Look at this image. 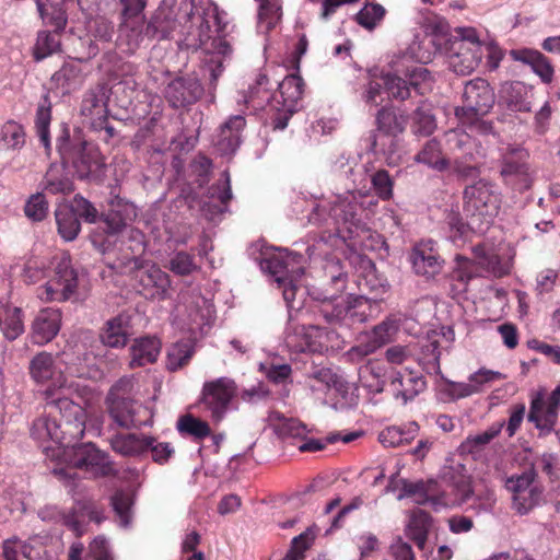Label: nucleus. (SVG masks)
<instances>
[{"label":"nucleus","instance_id":"nucleus-36","mask_svg":"<svg viewBox=\"0 0 560 560\" xmlns=\"http://www.w3.org/2000/svg\"><path fill=\"white\" fill-rule=\"evenodd\" d=\"M371 303L372 299L366 295H348L346 298L347 316L345 325L352 326L358 323H364L370 316Z\"/></svg>","mask_w":560,"mask_h":560},{"label":"nucleus","instance_id":"nucleus-45","mask_svg":"<svg viewBox=\"0 0 560 560\" xmlns=\"http://www.w3.org/2000/svg\"><path fill=\"white\" fill-rule=\"evenodd\" d=\"M278 90L283 98L284 105L291 107L301 100L303 95V79L298 74H289L278 84Z\"/></svg>","mask_w":560,"mask_h":560},{"label":"nucleus","instance_id":"nucleus-17","mask_svg":"<svg viewBox=\"0 0 560 560\" xmlns=\"http://www.w3.org/2000/svg\"><path fill=\"white\" fill-rule=\"evenodd\" d=\"M440 478L446 486L452 487L462 500L470 497V481L463 464L447 459L440 471Z\"/></svg>","mask_w":560,"mask_h":560},{"label":"nucleus","instance_id":"nucleus-6","mask_svg":"<svg viewBox=\"0 0 560 560\" xmlns=\"http://www.w3.org/2000/svg\"><path fill=\"white\" fill-rule=\"evenodd\" d=\"M78 273L71 258L62 255L55 265L54 277L37 289V296L43 302H65L77 291Z\"/></svg>","mask_w":560,"mask_h":560},{"label":"nucleus","instance_id":"nucleus-20","mask_svg":"<svg viewBox=\"0 0 560 560\" xmlns=\"http://www.w3.org/2000/svg\"><path fill=\"white\" fill-rule=\"evenodd\" d=\"M431 526L432 517L430 514L421 509H416L409 514L405 534L420 550H424Z\"/></svg>","mask_w":560,"mask_h":560},{"label":"nucleus","instance_id":"nucleus-25","mask_svg":"<svg viewBox=\"0 0 560 560\" xmlns=\"http://www.w3.org/2000/svg\"><path fill=\"white\" fill-rule=\"evenodd\" d=\"M295 260V256L291 254H272L268 257H264L260 261V268L262 271L273 277L278 284L285 283V280L292 277L294 272L290 269L291 264Z\"/></svg>","mask_w":560,"mask_h":560},{"label":"nucleus","instance_id":"nucleus-37","mask_svg":"<svg viewBox=\"0 0 560 560\" xmlns=\"http://www.w3.org/2000/svg\"><path fill=\"white\" fill-rule=\"evenodd\" d=\"M43 185L44 189L52 195H68L74 190L73 182L57 165L49 166L44 176Z\"/></svg>","mask_w":560,"mask_h":560},{"label":"nucleus","instance_id":"nucleus-13","mask_svg":"<svg viewBox=\"0 0 560 560\" xmlns=\"http://www.w3.org/2000/svg\"><path fill=\"white\" fill-rule=\"evenodd\" d=\"M527 156V152L522 148L509 149L503 155L500 173L508 183L516 184L514 178L517 179L520 190L528 189L532 184L528 165L526 163Z\"/></svg>","mask_w":560,"mask_h":560},{"label":"nucleus","instance_id":"nucleus-40","mask_svg":"<svg viewBox=\"0 0 560 560\" xmlns=\"http://www.w3.org/2000/svg\"><path fill=\"white\" fill-rule=\"evenodd\" d=\"M316 311L327 324L345 325L346 298L334 295L330 300H324L323 304H317Z\"/></svg>","mask_w":560,"mask_h":560},{"label":"nucleus","instance_id":"nucleus-52","mask_svg":"<svg viewBox=\"0 0 560 560\" xmlns=\"http://www.w3.org/2000/svg\"><path fill=\"white\" fill-rule=\"evenodd\" d=\"M401 490L397 499L402 500L404 498H413V502L419 505H423L430 502V489L424 481L411 482L408 480L401 481Z\"/></svg>","mask_w":560,"mask_h":560},{"label":"nucleus","instance_id":"nucleus-54","mask_svg":"<svg viewBox=\"0 0 560 560\" xmlns=\"http://www.w3.org/2000/svg\"><path fill=\"white\" fill-rule=\"evenodd\" d=\"M385 9L377 3H366L355 15V21L362 27L372 31L383 20Z\"/></svg>","mask_w":560,"mask_h":560},{"label":"nucleus","instance_id":"nucleus-61","mask_svg":"<svg viewBox=\"0 0 560 560\" xmlns=\"http://www.w3.org/2000/svg\"><path fill=\"white\" fill-rule=\"evenodd\" d=\"M0 140L4 141L11 149L21 148L25 142L23 127L14 121L5 122L0 131Z\"/></svg>","mask_w":560,"mask_h":560},{"label":"nucleus","instance_id":"nucleus-50","mask_svg":"<svg viewBox=\"0 0 560 560\" xmlns=\"http://www.w3.org/2000/svg\"><path fill=\"white\" fill-rule=\"evenodd\" d=\"M525 88L520 82L510 84L504 89L503 98L511 110L530 112V104L525 100Z\"/></svg>","mask_w":560,"mask_h":560},{"label":"nucleus","instance_id":"nucleus-24","mask_svg":"<svg viewBox=\"0 0 560 560\" xmlns=\"http://www.w3.org/2000/svg\"><path fill=\"white\" fill-rule=\"evenodd\" d=\"M161 351V342L158 338H140L130 347V368L144 366L156 361Z\"/></svg>","mask_w":560,"mask_h":560},{"label":"nucleus","instance_id":"nucleus-27","mask_svg":"<svg viewBox=\"0 0 560 560\" xmlns=\"http://www.w3.org/2000/svg\"><path fill=\"white\" fill-rule=\"evenodd\" d=\"M35 3L40 18L57 32H63L68 23L66 0H35Z\"/></svg>","mask_w":560,"mask_h":560},{"label":"nucleus","instance_id":"nucleus-47","mask_svg":"<svg viewBox=\"0 0 560 560\" xmlns=\"http://www.w3.org/2000/svg\"><path fill=\"white\" fill-rule=\"evenodd\" d=\"M110 505L118 518L120 526L128 527L132 521L131 497L122 490L116 491L110 497Z\"/></svg>","mask_w":560,"mask_h":560},{"label":"nucleus","instance_id":"nucleus-59","mask_svg":"<svg viewBox=\"0 0 560 560\" xmlns=\"http://www.w3.org/2000/svg\"><path fill=\"white\" fill-rule=\"evenodd\" d=\"M472 159V152H465L464 154L455 155L452 162V171L459 180H467L468 178H472L478 175V167L470 163Z\"/></svg>","mask_w":560,"mask_h":560},{"label":"nucleus","instance_id":"nucleus-14","mask_svg":"<svg viewBox=\"0 0 560 560\" xmlns=\"http://www.w3.org/2000/svg\"><path fill=\"white\" fill-rule=\"evenodd\" d=\"M109 415L121 428H140L151 423V411L142 404L130 399L126 404L109 405Z\"/></svg>","mask_w":560,"mask_h":560},{"label":"nucleus","instance_id":"nucleus-51","mask_svg":"<svg viewBox=\"0 0 560 560\" xmlns=\"http://www.w3.org/2000/svg\"><path fill=\"white\" fill-rule=\"evenodd\" d=\"M177 429L180 433H186L197 440H201L211 433V429L206 421L186 415L179 418Z\"/></svg>","mask_w":560,"mask_h":560},{"label":"nucleus","instance_id":"nucleus-46","mask_svg":"<svg viewBox=\"0 0 560 560\" xmlns=\"http://www.w3.org/2000/svg\"><path fill=\"white\" fill-rule=\"evenodd\" d=\"M166 267L173 273L180 277L190 276L200 269L199 265L196 262L195 255L185 250L175 252L171 256Z\"/></svg>","mask_w":560,"mask_h":560},{"label":"nucleus","instance_id":"nucleus-53","mask_svg":"<svg viewBox=\"0 0 560 560\" xmlns=\"http://www.w3.org/2000/svg\"><path fill=\"white\" fill-rule=\"evenodd\" d=\"M144 28L135 19H122L120 23V35L126 38L129 49L136 50L147 36Z\"/></svg>","mask_w":560,"mask_h":560},{"label":"nucleus","instance_id":"nucleus-28","mask_svg":"<svg viewBox=\"0 0 560 560\" xmlns=\"http://www.w3.org/2000/svg\"><path fill=\"white\" fill-rule=\"evenodd\" d=\"M137 217L136 207L129 202L118 200L112 205L110 211L106 214L104 222L110 234L120 232Z\"/></svg>","mask_w":560,"mask_h":560},{"label":"nucleus","instance_id":"nucleus-16","mask_svg":"<svg viewBox=\"0 0 560 560\" xmlns=\"http://www.w3.org/2000/svg\"><path fill=\"white\" fill-rule=\"evenodd\" d=\"M61 323V313L55 308H44L38 312L32 324V341L36 345H45L51 341L58 334Z\"/></svg>","mask_w":560,"mask_h":560},{"label":"nucleus","instance_id":"nucleus-56","mask_svg":"<svg viewBox=\"0 0 560 560\" xmlns=\"http://www.w3.org/2000/svg\"><path fill=\"white\" fill-rule=\"evenodd\" d=\"M541 494L542 491L538 488L529 492L512 495V509L520 515H526L539 504Z\"/></svg>","mask_w":560,"mask_h":560},{"label":"nucleus","instance_id":"nucleus-19","mask_svg":"<svg viewBox=\"0 0 560 560\" xmlns=\"http://www.w3.org/2000/svg\"><path fill=\"white\" fill-rule=\"evenodd\" d=\"M152 442H155L153 436L137 435L135 433H118L109 440L113 451L122 456L141 455L149 450V445Z\"/></svg>","mask_w":560,"mask_h":560},{"label":"nucleus","instance_id":"nucleus-64","mask_svg":"<svg viewBox=\"0 0 560 560\" xmlns=\"http://www.w3.org/2000/svg\"><path fill=\"white\" fill-rule=\"evenodd\" d=\"M73 209L78 218L83 219L88 223H95L98 218V211L93 203L81 195H75L68 205Z\"/></svg>","mask_w":560,"mask_h":560},{"label":"nucleus","instance_id":"nucleus-8","mask_svg":"<svg viewBox=\"0 0 560 560\" xmlns=\"http://www.w3.org/2000/svg\"><path fill=\"white\" fill-rule=\"evenodd\" d=\"M237 386L232 378L219 377L203 384L200 404L215 421H221L230 409Z\"/></svg>","mask_w":560,"mask_h":560},{"label":"nucleus","instance_id":"nucleus-42","mask_svg":"<svg viewBox=\"0 0 560 560\" xmlns=\"http://www.w3.org/2000/svg\"><path fill=\"white\" fill-rule=\"evenodd\" d=\"M60 33L61 32H57L56 30L52 33L48 31L38 32L36 43L33 48V56L36 61H40L60 50Z\"/></svg>","mask_w":560,"mask_h":560},{"label":"nucleus","instance_id":"nucleus-39","mask_svg":"<svg viewBox=\"0 0 560 560\" xmlns=\"http://www.w3.org/2000/svg\"><path fill=\"white\" fill-rule=\"evenodd\" d=\"M129 330L122 317L118 316L107 322L106 328L101 335L102 342L112 348L125 347Z\"/></svg>","mask_w":560,"mask_h":560},{"label":"nucleus","instance_id":"nucleus-26","mask_svg":"<svg viewBox=\"0 0 560 560\" xmlns=\"http://www.w3.org/2000/svg\"><path fill=\"white\" fill-rule=\"evenodd\" d=\"M512 56L515 60L522 61L532 67L533 71L541 79L544 83H550L553 78V67L538 50L522 49L513 50Z\"/></svg>","mask_w":560,"mask_h":560},{"label":"nucleus","instance_id":"nucleus-48","mask_svg":"<svg viewBox=\"0 0 560 560\" xmlns=\"http://www.w3.org/2000/svg\"><path fill=\"white\" fill-rule=\"evenodd\" d=\"M382 80L384 89L390 98L405 101L411 96V90L406 78H401L396 73H386L382 75Z\"/></svg>","mask_w":560,"mask_h":560},{"label":"nucleus","instance_id":"nucleus-41","mask_svg":"<svg viewBox=\"0 0 560 560\" xmlns=\"http://www.w3.org/2000/svg\"><path fill=\"white\" fill-rule=\"evenodd\" d=\"M83 79L82 70L74 63H65L51 77V81L65 92H71L81 86Z\"/></svg>","mask_w":560,"mask_h":560},{"label":"nucleus","instance_id":"nucleus-30","mask_svg":"<svg viewBox=\"0 0 560 560\" xmlns=\"http://www.w3.org/2000/svg\"><path fill=\"white\" fill-rule=\"evenodd\" d=\"M368 141L369 151L376 153L380 150L386 156L389 165L396 164L400 159L399 136H378L376 131H371Z\"/></svg>","mask_w":560,"mask_h":560},{"label":"nucleus","instance_id":"nucleus-7","mask_svg":"<svg viewBox=\"0 0 560 560\" xmlns=\"http://www.w3.org/2000/svg\"><path fill=\"white\" fill-rule=\"evenodd\" d=\"M132 281L137 292L147 300L163 301L171 296V278L155 265L144 269L133 259Z\"/></svg>","mask_w":560,"mask_h":560},{"label":"nucleus","instance_id":"nucleus-10","mask_svg":"<svg viewBox=\"0 0 560 560\" xmlns=\"http://www.w3.org/2000/svg\"><path fill=\"white\" fill-rule=\"evenodd\" d=\"M73 419H65L61 417V421L57 422L48 416H42L34 420L31 428V435L34 440L39 442L52 441L61 446L69 447L83 438L72 436V434L69 433V427Z\"/></svg>","mask_w":560,"mask_h":560},{"label":"nucleus","instance_id":"nucleus-38","mask_svg":"<svg viewBox=\"0 0 560 560\" xmlns=\"http://www.w3.org/2000/svg\"><path fill=\"white\" fill-rule=\"evenodd\" d=\"M30 375L36 383H45L55 375V360L51 353L42 351L30 362Z\"/></svg>","mask_w":560,"mask_h":560},{"label":"nucleus","instance_id":"nucleus-18","mask_svg":"<svg viewBox=\"0 0 560 560\" xmlns=\"http://www.w3.org/2000/svg\"><path fill=\"white\" fill-rule=\"evenodd\" d=\"M413 270L417 275L433 278L442 270V260L439 254L427 244L417 245L410 256Z\"/></svg>","mask_w":560,"mask_h":560},{"label":"nucleus","instance_id":"nucleus-29","mask_svg":"<svg viewBox=\"0 0 560 560\" xmlns=\"http://www.w3.org/2000/svg\"><path fill=\"white\" fill-rule=\"evenodd\" d=\"M38 516L45 522L59 523L68 527L77 536H81L85 532L84 524L77 518L75 510L66 513L56 505H45L38 510Z\"/></svg>","mask_w":560,"mask_h":560},{"label":"nucleus","instance_id":"nucleus-43","mask_svg":"<svg viewBox=\"0 0 560 560\" xmlns=\"http://www.w3.org/2000/svg\"><path fill=\"white\" fill-rule=\"evenodd\" d=\"M503 428V423H497L490 427L488 430L474 435H468L464 442H462L459 448L462 453L475 454L483 450L495 436L499 435Z\"/></svg>","mask_w":560,"mask_h":560},{"label":"nucleus","instance_id":"nucleus-60","mask_svg":"<svg viewBox=\"0 0 560 560\" xmlns=\"http://www.w3.org/2000/svg\"><path fill=\"white\" fill-rule=\"evenodd\" d=\"M51 119V112H50V103L48 101V97H44V103L40 104L37 108L36 113V130L37 135L42 141V143L45 145V148L49 147V124Z\"/></svg>","mask_w":560,"mask_h":560},{"label":"nucleus","instance_id":"nucleus-3","mask_svg":"<svg viewBox=\"0 0 560 560\" xmlns=\"http://www.w3.org/2000/svg\"><path fill=\"white\" fill-rule=\"evenodd\" d=\"M500 205V194L487 179L480 178L463 191V211L472 224L490 223L498 214Z\"/></svg>","mask_w":560,"mask_h":560},{"label":"nucleus","instance_id":"nucleus-55","mask_svg":"<svg viewBox=\"0 0 560 560\" xmlns=\"http://www.w3.org/2000/svg\"><path fill=\"white\" fill-rule=\"evenodd\" d=\"M0 329L5 339L15 340L24 331L21 308L9 310L5 319H0Z\"/></svg>","mask_w":560,"mask_h":560},{"label":"nucleus","instance_id":"nucleus-33","mask_svg":"<svg viewBox=\"0 0 560 560\" xmlns=\"http://www.w3.org/2000/svg\"><path fill=\"white\" fill-rule=\"evenodd\" d=\"M419 432V425L416 422H409L405 427H388L381 431L378 441L385 447H397L409 443Z\"/></svg>","mask_w":560,"mask_h":560},{"label":"nucleus","instance_id":"nucleus-57","mask_svg":"<svg viewBox=\"0 0 560 560\" xmlns=\"http://www.w3.org/2000/svg\"><path fill=\"white\" fill-rule=\"evenodd\" d=\"M133 380L124 376L118 380L109 389L107 401L109 405L126 404V400L132 399Z\"/></svg>","mask_w":560,"mask_h":560},{"label":"nucleus","instance_id":"nucleus-32","mask_svg":"<svg viewBox=\"0 0 560 560\" xmlns=\"http://www.w3.org/2000/svg\"><path fill=\"white\" fill-rule=\"evenodd\" d=\"M375 125L378 136H400L405 131L406 121L392 107L384 106L375 115Z\"/></svg>","mask_w":560,"mask_h":560},{"label":"nucleus","instance_id":"nucleus-31","mask_svg":"<svg viewBox=\"0 0 560 560\" xmlns=\"http://www.w3.org/2000/svg\"><path fill=\"white\" fill-rule=\"evenodd\" d=\"M415 161L438 172H444L451 165L450 160L443 155L441 143L436 139L428 140L415 156Z\"/></svg>","mask_w":560,"mask_h":560},{"label":"nucleus","instance_id":"nucleus-21","mask_svg":"<svg viewBox=\"0 0 560 560\" xmlns=\"http://www.w3.org/2000/svg\"><path fill=\"white\" fill-rule=\"evenodd\" d=\"M558 419V410L547 402L542 396L538 395L532 400L528 413V421L535 423V427L545 434L553 431Z\"/></svg>","mask_w":560,"mask_h":560},{"label":"nucleus","instance_id":"nucleus-35","mask_svg":"<svg viewBox=\"0 0 560 560\" xmlns=\"http://www.w3.org/2000/svg\"><path fill=\"white\" fill-rule=\"evenodd\" d=\"M195 353V346L191 340H180L174 342L167 349L166 369L170 372H176L186 366Z\"/></svg>","mask_w":560,"mask_h":560},{"label":"nucleus","instance_id":"nucleus-62","mask_svg":"<svg viewBox=\"0 0 560 560\" xmlns=\"http://www.w3.org/2000/svg\"><path fill=\"white\" fill-rule=\"evenodd\" d=\"M72 510H75L77 516L79 514L86 515L89 520L95 524H101L106 518L104 515V509L90 498L75 500Z\"/></svg>","mask_w":560,"mask_h":560},{"label":"nucleus","instance_id":"nucleus-2","mask_svg":"<svg viewBox=\"0 0 560 560\" xmlns=\"http://www.w3.org/2000/svg\"><path fill=\"white\" fill-rule=\"evenodd\" d=\"M42 395L49 413L58 411L62 418L73 419L69 427V433L72 436L84 435L88 416L83 405L91 396V389L88 386L60 375Z\"/></svg>","mask_w":560,"mask_h":560},{"label":"nucleus","instance_id":"nucleus-1","mask_svg":"<svg viewBox=\"0 0 560 560\" xmlns=\"http://www.w3.org/2000/svg\"><path fill=\"white\" fill-rule=\"evenodd\" d=\"M178 27L187 48L203 51V69L209 73V89L215 90L224 63L233 54L232 45L223 35L225 24L218 7L209 1L196 3L195 0H184L176 5L170 0H163L147 23L144 35L150 40L167 39Z\"/></svg>","mask_w":560,"mask_h":560},{"label":"nucleus","instance_id":"nucleus-4","mask_svg":"<svg viewBox=\"0 0 560 560\" xmlns=\"http://www.w3.org/2000/svg\"><path fill=\"white\" fill-rule=\"evenodd\" d=\"M59 152L63 162H70L80 179L98 182L105 175L106 164L97 148L85 141L77 144L61 142Z\"/></svg>","mask_w":560,"mask_h":560},{"label":"nucleus","instance_id":"nucleus-23","mask_svg":"<svg viewBox=\"0 0 560 560\" xmlns=\"http://www.w3.org/2000/svg\"><path fill=\"white\" fill-rule=\"evenodd\" d=\"M361 207L358 202L350 200L349 197H338L334 201L329 217L336 225L335 230L339 234L340 224H349L351 226H358L360 223L359 211Z\"/></svg>","mask_w":560,"mask_h":560},{"label":"nucleus","instance_id":"nucleus-44","mask_svg":"<svg viewBox=\"0 0 560 560\" xmlns=\"http://www.w3.org/2000/svg\"><path fill=\"white\" fill-rule=\"evenodd\" d=\"M436 128L431 105L421 102L412 114V131L419 136H430Z\"/></svg>","mask_w":560,"mask_h":560},{"label":"nucleus","instance_id":"nucleus-49","mask_svg":"<svg viewBox=\"0 0 560 560\" xmlns=\"http://www.w3.org/2000/svg\"><path fill=\"white\" fill-rule=\"evenodd\" d=\"M410 90L423 95L431 89L432 77L430 71L423 66H416L412 69H407L405 72Z\"/></svg>","mask_w":560,"mask_h":560},{"label":"nucleus","instance_id":"nucleus-11","mask_svg":"<svg viewBox=\"0 0 560 560\" xmlns=\"http://www.w3.org/2000/svg\"><path fill=\"white\" fill-rule=\"evenodd\" d=\"M203 94V88L196 77H179L172 80L164 91L166 101L173 108L196 103Z\"/></svg>","mask_w":560,"mask_h":560},{"label":"nucleus","instance_id":"nucleus-22","mask_svg":"<svg viewBox=\"0 0 560 560\" xmlns=\"http://www.w3.org/2000/svg\"><path fill=\"white\" fill-rule=\"evenodd\" d=\"M394 396L400 398L404 404L412 400L427 387V382L421 375H416L411 371L405 378L399 372L395 373L390 381Z\"/></svg>","mask_w":560,"mask_h":560},{"label":"nucleus","instance_id":"nucleus-34","mask_svg":"<svg viewBox=\"0 0 560 560\" xmlns=\"http://www.w3.org/2000/svg\"><path fill=\"white\" fill-rule=\"evenodd\" d=\"M58 232L65 241H73L80 230L81 223L75 212L67 203L59 205L55 211Z\"/></svg>","mask_w":560,"mask_h":560},{"label":"nucleus","instance_id":"nucleus-12","mask_svg":"<svg viewBox=\"0 0 560 560\" xmlns=\"http://www.w3.org/2000/svg\"><path fill=\"white\" fill-rule=\"evenodd\" d=\"M482 59L481 45L451 42L448 66L457 74L467 75L477 69Z\"/></svg>","mask_w":560,"mask_h":560},{"label":"nucleus","instance_id":"nucleus-58","mask_svg":"<svg viewBox=\"0 0 560 560\" xmlns=\"http://www.w3.org/2000/svg\"><path fill=\"white\" fill-rule=\"evenodd\" d=\"M536 477V470L534 467H532L524 471L522 475L512 476L509 478L506 481V488L512 492V495L529 492L532 490L538 489V487L534 485Z\"/></svg>","mask_w":560,"mask_h":560},{"label":"nucleus","instance_id":"nucleus-5","mask_svg":"<svg viewBox=\"0 0 560 560\" xmlns=\"http://www.w3.org/2000/svg\"><path fill=\"white\" fill-rule=\"evenodd\" d=\"M495 103V94L487 80L476 78L466 82L463 92V106L456 108V116L463 122L474 124L487 115Z\"/></svg>","mask_w":560,"mask_h":560},{"label":"nucleus","instance_id":"nucleus-63","mask_svg":"<svg viewBox=\"0 0 560 560\" xmlns=\"http://www.w3.org/2000/svg\"><path fill=\"white\" fill-rule=\"evenodd\" d=\"M25 215L33 221H42L48 213V202L42 192L32 195L25 207Z\"/></svg>","mask_w":560,"mask_h":560},{"label":"nucleus","instance_id":"nucleus-9","mask_svg":"<svg viewBox=\"0 0 560 560\" xmlns=\"http://www.w3.org/2000/svg\"><path fill=\"white\" fill-rule=\"evenodd\" d=\"M69 462L73 467L84 469L95 477H115L118 475L109 455L98 450L93 443L72 445Z\"/></svg>","mask_w":560,"mask_h":560},{"label":"nucleus","instance_id":"nucleus-15","mask_svg":"<svg viewBox=\"0 0 560 560\" xmlns=\"http://www.w3.org/2000/svg\"><path fill=\"white\" fill-rule=\"evenodd\" d=\"M245 126L246 120L243 115H233L220 126L215 147L222 155L233 154L238 149Z\"/></svg>","mask_w":560,"mask_h":560}]
</instances>
